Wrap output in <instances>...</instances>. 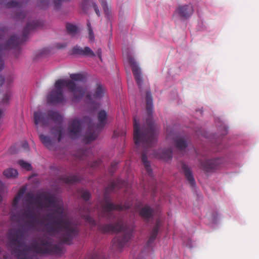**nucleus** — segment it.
Instances as JSON below:
<instances>
[{
	"label": "nucleus",
	"mask_w": 259,
	"mask_h": 259,
	"mask_svg": "<svg viewBox=\"0 0 259 259\" xmlns=\"http://www.w3.org/2000/svg\"><path fill=\"white\" fill-rule=\"evenodd\" d=\"M222 162L221 158H215L208 160L200 161L201 168L206 172H209L219 168Z\"/></svg>",
	"instance_id": "obj_15"
},
{
	"label": "nucleus",
	"mask_w": 259,
	"mask_h": 259,
	"mask_svg": "<svg viewBox=\"0 0 259 259\" xmlns=\"http://www.w3.org/2000/svg\"><path fill=\"white\" fill-rule=\"evenodd\" d=\"M82 218L85 220L86 222L89 223V224L91 227H95L97 224L96 221L94 220L93 218L91 217L88 214H81Z\"/></svg>",
	"instance_id": "obj_27"
},
{
	"label": "nucleus",
	"mask_w": 259,
	"mask_h": 259,
	"mask_svg": "<svg viewBox=\"0 0 259 259\" xmlns=\"http://www.w3.org/2000/svg\"><path fill=\"white\" fill-rule=\"evenodd\" d=\"M42 25L43 23L40 21H29L24 28L22 36L21 38L16 35H12L7 41L6 44L0 46V71L4 67V62L2 59V55L4 52L11 49H19L20 45L26 40L29 32L36 28L40 27Z\"/></svg>",
	"instance_id": "obj_8"
},
{
	"label": "nucleus",
	"mask_w": 259,
	"mask_h": 259,
	"mask_svg": "<svg viewBox=\"0 0 259 259\" xmlns=\"http://www.w3.org/2000/svg\"><path fill=\"white\" fill-rule=\"evenodd\" d=\"M51 121H53L56 125L51 129L52 134L57 137L58 141H61L63 137V127L62 126V117L56 111L49 110L46 112L38 110L34 113V121L37 126H48Z\"/></svg>",
	"instance_id": "obj_7"
},
{
	"label": "nucleus",
	"mask_w": 259,
	"mask_h": 259,
	"mask_svg": "<svg viewBox=\"0 0 259 259\" xmlns=\"http://www.w3.org/2000/svg\"><path fill=\"white\" fill-rule=\"evenodd\" d=\"M182 169L185 175L186 180L188 181L189 184L191 187H194L195 185V181L191 169L189 166L185 163L182 164Z\"/></svg>",
	"instance_id": "obj_17"
},
{
	"label": "nucleus",
	"mask_w": 259,
	"mask_h": 259,
	"mask_svg": "<svg viewBox=\"0 0 259 259\" xmlns=\"http://www.w3.org/2000/svg\"><path fill=\"white\" fill-rule=\"evenodd\" d=\"M98 123L96 126L89 125V129L84 135L83 141L85 143H89L95 140L97 136L98 133L101 131L106 125L107 114L105 110H101L98 114Z\"/></svg>",
	"instance_id": "obj_9"
},
{
	"label": "nucleus",
	"mask_w": 259,
	"mask_h": 259,
	"mask_svg": "<svg viewBox=\"0 0 259 259\" xmlns=\"http://www.w3.org/2000/svg\"><path fill=\"white\" fill-rule=\"evenodd\" d=\"M11 97V93L10 91L7 92L4 95L2 103L4 104H8Z\"/></svg>",
	"instance_id": "obj_32"
},
{
	"label": "nucleus",
	"mask_w": 259,
	"mask_h": 259,
	"mask_svg": "<svg viewBox=\"0 0 259 259\" xmlns=\"http://www.w3.org/2000/svg\"><path fill=\"white\" fill-rule=\"evenodd\" d=\"M88 29L89 32V38L90 41H93L95 39L94 32L91 27L90 22H88L87 23Z\"/></svg>",
	"instance_id": "obj_30"
},
{
	"label": "nucleus",
	"mask_w": 259,
	"mask_h": 259,
	"mask_svg": "<svg viewBox=\"0 0 259 259\" xmlns=\"http://www.w3.org/2000/svg\"><path fill=\"white\" fill-rule=\"evenodd\" d=\"M153 214V209L147 205L142 208L140 211V216L144 219H149L152 217Z\"/></svg>",
	"instance_id": "obj_19"
},
{
	"label": "nucleus",
	"mask_w": 259,
	"mask_h": 259,
	"mask_svg": "<svg viewBox=\"0 0 259 259\" xmlns=\"http://www.w3.org/2000/svg\"><path fill=\"white\" fill-rule=\"evenodd\" d=\"M126 185V183L121 180L117 179L111 182L105 189V196L104 202L101 204L102 210L100 215L102 217L109 220H114L116 219V215L112 210H116L121 211L127 209L130 207L128 203L122 204H115L110 201L107 197V195L116 189L122 188Z\"/></svg>",
	"instance_id": "obj_6"
},
{
	"label": "nucleus",
	"mask_w": 259,
	"mask_h": 259,
	"mask_svg": "<svg viewBox=\"0 0 259 259\" xmlns=\"http://www.w3.org/2000/svg\"><path fill=\"white\" fill-rule=\"evenodd\" d=\"M92 7L93 8V9H94L96 14L98 16H100V11L99 10V8H98V7L97 6V5L96 4V3H92Z\"/></svg>",
	"instance_id": "obj_40"
},
{
	"label": "nucleus",
	"mask_w": 259,
	"mask_h": 259,
	"mask_svg": "<svg viewBox=\"0 0 259 259\" xmlns=\"http://www.w3.org/2000/svg\"><path fill=\"white\" fill-rule=\"evenodd\" d=\"M62 181L66 184H72L80 181V178L76 175H69L62 178Z\"/></svg>",
	"instance_id": "obj_21"
},
{
	"label": "nucleus",
	"mask_w": 259,
	"mask_h": 259,
	"mask_svg": "<svg viewBox=\"0 0 259 259\" xmlns=\"http://www.w3.org/2000/svg\"><path fill=\"white\" fill-rule=\"evenodd\" d=\"M18 163L21 167L27 170H30L32 168V166L30 164L23 160H19L18 161Z\"/></svg>",
	"instance_id": "obj_31"
},
{
	"label": "nucleus",
	"mask_w": 259,
	"mask_h": 259,
	"mask_svg": "<svg viewBox=\"0 0 259 259\" xmlns=\"http://www.w3.org/2000/svg\"><path fill=\"white\" fill-rule=\"evenodd\" d=\"M3 174L7 178H15L17 177L18 173L16 169L9 168L4 171Z\"/></svg>",
	"instance_id": "obj_25"
},
{
	"label": "nucleus",
	"mask_w": 259,
	"mask_h": 259,
	"mask_svg": "<svg viewBox=\"0 0 259 259\" xmlns=\"http://www.w3.org/2000/svg\"><path fill=\"white\" fill-rule=\"evenodd\" d=\"M23 146L25 148H27L28 147L27 143H24Z\"/></svg>",
	"instance_id": "obj_46"
},
{
	"label": "nucleus",
	"mask_w": 259,
	"mask_h": 259,
	"mask_svg": "<svg viewBox=\"0 0 259 259\" xmlns=\"http://www.w3.org/2000/svg\"><path fill=\"white\" fill-rule=\"evenodd\" d=\"M97 54L98 56V57L101 59V54H102V51L101 49H98L97 51Z\"/></svg>",
	"instance_id": "obj_42"
},
{
	"label": "nucleus",
	"mask_w": 259,
	"mask_h": 259,
	"mask_svg": "<svg viewBox=\"0 0 259 259\" xmlns=\"http://www.w3.org/2000/svg\"><path fill=\"white\" fill-rule=\"evenodd\" d=\"M161 225V221L159 220H157L156 223L151 231L150 236L147 241L146 244L147 247H150L152 243L155 240Z\"/></svg>",
	"instance_id": "obj_18"
},
{
	"label": "nucleus",
	"mask_w": 259,
	"mask_h": 259,
	"mask_svg": "<svg viewBox=\"0 0 259 259\" xmlns=\"http://www.w3.org/2000/svg\"><path fill=\"white\" fill-rule=\"evenodd\" d=\"M82 10L84 12H87L88 10V2L87 0H83L81 4Z\"/></svg>",
	"instance_id": "obj_36"
},
{
	"label": "nucleus",
	"mask_w": 259,
	"mask_h": 259,
	"mask_svg": "<svg viewBox=\"0 0 259 259\" xmlns=\"http://www.w3.org/2000/svg\"><path fill=\"white\" fill-rule=\"evenodd\" d=\"M43 5H48L49 0H40Z\"/></svg>",
	"instance_id": "obj_43"
},
{
	"label": "nucleus",
	"mask_w": 259,
	"mask_h": 259,
	"mask_svg": "<svg viewBox=\"0 0 259 259\" xmlns=\"http://www.w3.org/2000/svg\"><path fill=\"white\" fill-rule=\"evenodd\" d=\"M101 162V161L100 159L94 161L93 162L91 163V166L93 168H95L96 167H98L100 164Z\"/></svg>",
	"instance_id": "obj_39"
},
{
	"label": "nucleus",
	"mask_w": 259,
	"mask_h": 259,
	"mask_svg": "<svg viewBox=\"0 0 259 259\" xmlns=\"http://www.w3.org/2000/svg\"><path fill=\"white\" fill-rule=\"evenodd\" d=\"M71 54L72 55H79L83 56V48L78 46H76L72 49Z\"/></svg>",
	"instance_id": "obj_28"
},
{
	"label": "nucleus",
	"mask_w": 259,
	"mask_h": 259,
	"mask_svg": "<svg viewBox=\"0 0 259 259\" xmlns=\"http://www.w3.org/2000/svg\"><path fill=\"white\" fill-rule=\"evenodd\" d=\"M56 47L58 48H63L66 47V45H62L60 44H57Z\"/></svg>",
	"instance_id": "obj_45"
},
{
	"label": "nucleus",
	"mask_w": 259,
	"mask_h": 259,
	"mask_svg": "<svg viewBox=\"0 0 259 259\" xmlns=\"http://www.w3.org/2000/svg\"><path fill=\"white\" fill-rule=\"evenodd\" d=\"M70 0H53L54 7L56 9H59L63 2H68Z\"/></svg>",
	"instance_id": "obj_35"
},
{
	"label": "nucleus",
	"mask_w": 259,
	"mask_h": 259,
	"mask_svg": "<svg viewBox=\"0 0 259 259\" xmlns=\"http://www.w3.org/2000/svg\"><path fill=\"white\" fill-rule=\"evenodd\" d=\"M194 8L191 4L180 5L175 11V14L178 15L181 19H188L193 14Z\"/></svg>",
	"instance_id": "obj_12"
},
{
	"label": "nucleus",
	"mask_w": 259,
	"mask_h": 259,
	"mask_svg": "<svg viewBox=\"0 0 259 259\" xmlns=\"http://www.w3.org/2000/svg\"><path fill=\"white\" fill-rule=\"evenodd\" d=\"M146 111L148 117L146 120V125L142 127L141 131L139 121L136 117L134 118V140L136 145L139 147L142 145L143 150L141 159L144 167L148 175L152 176V170L150 162L147 159V149L153 146L156 142V126L152 119L153 111V100L150 91L146 93Z\"/></svg>",
	"instance_id": "obj_3"
},
{
	"label": "nucleus",
	"mask_w": 259,
	"mask_h": 259,
	"mask_svg": "<svg viewBox=\"0 0 259 259\" xmlns=\"http://www.w3.org/2000/svg\"><path fill=\"white\" fill-rule=\"evenodd\" d=\"M128 62L132 67V70L136 81L139 86L140 91L142 92L141 87L143 83V78L142 76L141 70L133 58L130 57L128 58Z\"/></svg>",
	"instance_id": "obj_11"
},
{
	"label": "nucleus",
	"mask_w": 259,
	"mask_h": 259,
	"mask_svg": "<svg viewBox=\"0 0 259 259\" xmlns=\"http://www.w3.org/2000/svg\"><path fill=\"white\" fill-rule=\"evenodd\" d=\"M88 259H106L105 254L101 250L94 251L92 254H89Z\"/></svg>",
	"instance_id": "obj_23"
},
{
	"label": "nucleus",
	"mask_w": 259,
	"mask_h": 259,
	"mask_svg": "<svg viewBox=\"0 0 259 259\" xmlns=\"http://www.w3.org/2000/svg\"><path fill=\"white\" fill-rule=\"evenodd\" d=\"M34 195L32 192L25 194V201L27 203V209L24 212L18 214L12 213V221L18 222L21 217L26 219L30 225H33L39 222L38 215L34 212V209L30 207L33 203L38 208L44 207L53 208V213L48 215L49 220L53 221V223H48L46 228L50 234H60V240L70 244L72 240L78 235L79 229L76 223L70 219L66 217L62 204L57 202V198L52 194L47 192H42L34 198Z\"/></svg>",
	"instance_id": "obj_1"
},
{
	"label": "nucleus",
	"mask_w": 259,
	"mask_h": 259,
	"mask_svg": "<svg viewBox=\"0 0 259 259\" xmlns=\"http://www.w3.org/2000/svg\"><path fill=\"white\" fill-rule=\"evenodd\" d=\"M80 210L81 212H89L90 211L89 205H88L87 206H84L83 207H80Z\"/></svg>",
	"instance_id": "obj_41"
},
{
	"label": "nucleus",
	"mask_w": 259,
	"mask_h": 259,
	"mask_svg": "<svg viewBox=\"0 0 259 259\" xmlns=\"http://www.w3.org/2000/svg\"><path fill=\"white\" fill-rule=\"evenodd\" d=\"M117 165V162H113L111 163V166L109 169V171L111 174H113L114 172V171L116 170Z\"/></svg>",
	"instance_id": "obj_37"
},
{
	"label": "nucleus",
	"mask_w": 259,
	"mask_h": 259,
	"mask_svg": "<svg viewBox=\"0 0 259 259\" xmlns=\"http://www.w3.org/2000/svg\"><path fill=\"white\" fill-rule=\"evenodd\" d=\"M176 147L180 150H185L188 144L186 141L183 138H178L175 140Z\"/></svg>",
	"instance_id": "obj_22"
},
{
	"label": "nucleus",
	"mask_w": 259,
	"mask_h": 259,
	"mask_svg": "<svg viewBox=\"0 0 259 259\" xmlns=\"http://www.w3.org/2000/svg\"><path fill=\"white\" fill-rule=\"evenodd\" d=\"M66 28L67 33L72 36L75 35L78 32V28L75 25L67 23L66 25Z\"/></svg>",
	"instance_id": "obj_26"
},
{
	"label": "nucleus",
	"mask_w": 259,
	"mask_h": 259,
	"mask_svg": "<svg viewBox=\"0 0 259 259\" xmlns=\"http://www.w3.org/2000/svg\"><path fill=\"white\" fill-rule=\"evenodd\" d=\"M101 3L105 14L108 16L110 14V10L108 7L107 3L103 0L101 2Z\"/></svg>",
	"instance_id": "obj_34"
},
{
	"label": "nucleus",
	"mask_w": 259,
	"mask_h": 259,
	"mask_svg": "<svg viewBox=\"0 0 259 259\" xmlns=\"http://www.w3.org/2000/svg\"><path fill=\"white\" fill-rule=\"evenodd\" d=\"M26 190V187L25 186H23L20 189V190H19L17 195H16V196L14 197V198L13 199V203H12V205H13V207H17L20 199L22 197V196L23 195L24 193L25 192Z\"/></svg>",
	"instance_id": "obj_20"
},
{
	"label": "nucleus",
	"mask_w": 259,
	"mask_h": 259,
	"mask_svg": "<svg viewBox=\"0 0 259 259\" xmlns=\"http://www.w3.org/2000/svg\"><path fill=\"white\" fill-rule=\"evenodd\" d=\"M70 79H59L56 81L55 89L48 96V102L51 104L61 103L65 101L63 88L66 87L72 93V101H79L83 96L85 91L78 82H83L85 76L80 73L70 74Z\"/></svg>",
	"instance_id": "obj_4"
},
{
	"label": "nucleus",
	"mask_w": 259,
	"mask_h": 259,
	"mask_svg": "<svg viewBox=\"0 0 259 259\" xmlns=\"http://www.w3.org/2000/svg\"><path fill=\"white\" fill-rule=\"evenodd\" d=\"M80 194L81 198L85 201L88 200L90 198V193L88 191L82 190L80 191Z\"/></svg>",
	"instance_id": "obj_33"
},
{
	"label": "nucleus",
	"mask_w": 259,
	"mask_h": 259,
	"mask_svg": "<svg viewBox=\"0 0 259 259\" xmlns=\"http://www.w3.org/2000/svg\"><path fill=\"white\" fill-rule=\"evenodd\" d=\"M27 0H21L20 1H11L8 2L6 6L8 8H16L17 12L14 19L17 20H23L24 19L28 20L30 13L21 11L22 7L26 3Z\"/></svg>",
	"instance_id": "obj_10"
},
{
	"label": "nucleus",
	"mask_w": 259,
	"mask_h": 259,
	"mask_svg": "<svg viewBox=\"0 0 259 259\" xmlns=\"http://www.w3.org/2000/svg\"><path fill=\"white\" fill-rule=\"evenodd\" d=\"M105 93L106 89L104 86L98 82L91 94L87 95L86 99L89 101L92 99L101 100L105 96Z\"/></svg>",
	"instance_id": "obj_14"
},
{
	"label": "nucleus",
	"mask_w": 259,
	"mask_h": 259,
	"mask_svg": "<svg viewBox=\"0 0 259 259\" xmlns=\"http://www.w3.org/2000/svg\"><path fill=\"white\" fill-rule=\"evenodd\" d=\"M2 200V197L1 196V195L0 194V201H1Z\"/></svg>",
	"instance_id": "obj_47"
},
{
	"label": "nucleus",
	"mask_w": 259,
	"mask_h": 259,
	"mask_svg": "<svg viewBox=\"0 0 259 259\" xmlns=\"http://www.w3.org/2000/svg\"><path fill=\"white\" fill-rule=\"evenodd\" d=\"M7 30L6 28L0 29V39H2L5 36Z\"/></svg>",
	"instance_id": "obj_38"
},
{
	"label": "nucleus",
	"mask_w": 259,
	"mask_h": 259,
	"mask_svg": "<svg viewBox=\"0 0 259 259\" xmlns=\"http://www.w3.org/2000/svg\"><path fill=\"white\" fill-rule=\"evenodd\" d=\"M98 230L103 233H114L122 232L121 236H118L112 240V246L114 248L120 250L130 240L132 231L124 225L121 219H118L114 223L99 224Z\"/></svg>",
	"instance_id": "obj_5"
},
{
	"label": "nucleus",
	"mask_w": 259,
	"mask_h": 259,
	"mask_svg": "<svg viewBox=\"0 0 259 259\" xmlns=\"http://www.w3.org/2000/svg\"><path fill=\"white\" fill-rule=\"evenodd\" d=\"M83 56L94 57L95 54L89 47H85L83 49Z\"/></svg>",
	"instance_id": "obj_29"
},
{
	"label": "nucleus",
	"mask_w": 259,
	"mask_h": 259,
	"mask_svg": "<svg viewBox=\"0 0 259 259\" xmlns=\"http://www.w3.org/2000/svg\"><path fill=\"white\" fill-rule=\"evenodd\" d=\"M154 156L165 161L169 160L172 157V150L170 148L160 149L154 152Z\"/></svg>",
	"instance_id": "obj_16"
},
{
	"label": "nucleus",
	"mask_w": 259,
	"mask_h": 259,
	"mask_svg": "<svg viewBox=\"0 0 259 259\" xmlns=\"http://www.w3.org/2000/svg\"><path fill=\"white\" fill-rule=\"evenodd\" d=\"M24 233L21 229L10 230L8 233L7 246L17 259H33L30 254L32 251L40 254H60L62 248L59 245H53L49 238H39L34 240L30 245H26L24 241Z\"/></svg>",
	"instance_id": "obj_2"
},
{
	"label": "nucleus",
	"mask_w": 259,
	"mask_h": 259,
	"mask_svg": "<svg viewBox=\"0 0 259 259\" xmlns=\"http://www.w3.org/2000/svg\"><path fill=\"white\" fill-rule=\"evenodd\" d=\"M5 82V79L2 76H0V85H2Z\"/></svg>",
	"instance_id": "obj_44"
},
{
	"label": "nucleus",
	"mask_w": 259,
	"mask_h": 259,
	"mask_svg": "<svg viewBox=\"0 0 259 259\" xmlns=\"http://www.w3.org/2000/svg\"><path fill=\"white\" fill-rule=\"evenodd\" d=\"M39 139L42 143L48 149H51L53 146L52 140L48 136L42 134L39 135Z\"/></svg>",
	"instance_id": "obj_24"
},
{
	"label": "nucleus",
	"mask_w": 259,
	"mask_h": 259,
	"mask_svg": "<svg viewBox=\"0 0 259 259\" xmlns=\"http://www.w3.org/2000/svg\"><path fill=\"white\" fill-rule=\"evenodd\" d=\"M81 130V121L77 119L72 120L68 127L69 137L72 139L77 138L80 134Z\"/></svg>",
	"instance_id": "obj_13"
}]
</instances>
